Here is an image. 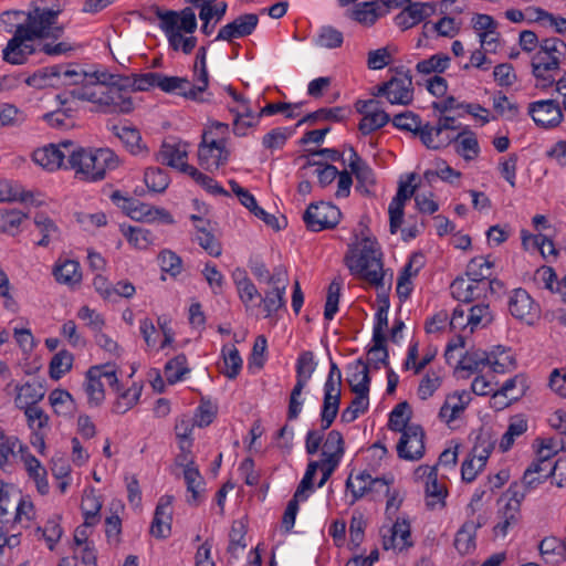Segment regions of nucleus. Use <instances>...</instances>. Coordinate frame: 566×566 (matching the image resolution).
Segmentation results:
<instances>
[{
  "mask_svg": "<svg viewBox=\"0 0 566 566\" xmlns=\"http://www.w3.org/2000/svg\"><path fill=\"white\" fill-rule=\"evenodd\" d=\"M62 9L32 7L25 13V25L20 27L13 36L8 41L2 51V57L10 64H23L28 56L35 52L30 41L35 39L57 40L64 33V25L57 23Z\"/></svg>",
  "mask_w": 566,
  "mask_h": 566,
  "instance_id": "1",
  "label": "nucleus"
},
{
  "mask_svg": "<svg viewBox=\"0 0 566 566\" xmlns=\"http://www.w3.org/2000/svg\"><path fill=\"white\" fill-rule=\"evenodd\" d=\"M73 99L90 102L104 114H128L134 109L132 97L119 86L87 83L69 91Z\"/></svg>",
  "mask_w": 566,
  "mask_h": 566,
  "instance_id": "2",
  "label": "nucleus"
},
{
  "mask_svg": "<svg viewBox=\"0 0 566 566\" xmlns=\"http://www.w3.org/2000/svg\"><path fill=\"white\" fill-rule=\"evenodd\" d=\"M381 252L375 239L366 235L361 239L359 249H350L345 256V263L350 273L373 286H384V270Z\"/></svg>",
  "mask_w": 566,
  "mask_h": 566,
  "instance_id": "3",
  "label": "nucleus"
},
{
  "mask_svg": "<svg viewBox=\"0 0 566 566\" xmlns=\"http://www.w3.org/2000/svg\"><path fill=\"white\" fill-rule=\"evenodd\" d=\"M119 159L109 148L85 149L77 146L71 155V169L85 181H98L105 178L107 170L118 167Z\"/></svg>",
  "mask_w": 566,
  "mask_h": 566,
  "instance_id": "4",
  "label": "nucleus"
},
{
  "mask_svg": "<svg viewBox=\"0 0 566 566\" xmlns=\"http://www.w3.org/2000/svg\"><path fill=\"white\" fill-rule=\"evenodd\" d=\"M76 148L72 140H64L59 146L51 144L34 150L32 158L35 164L51 171L61 167L71 169V155Z\"/></svg>",
  "mask_w": 566,
  "mask_h": 566,
  "instance_id": "5",
  "label": "nucleus"
},
{
  "mask_svg": "<svg viewBox=\"0 0 566 566\" xmlns=\"http://www.w3.org/2000/svg\"><path fill=\"white\" fill-rule=\"evenodd\" d=\"M339 209L328 202H313L304 212L303 220L306 227L315 232L333 229L340 220Z\"/></svg>",
  "mask_w": 566,
  "mask_h": 566,
  "instance_id": "6",
  "label": "nucleus"
},
{
  "mask_svg": "<svg viewBox=\"0 0 566 566\" xmlns=\"http://www.w3.org/2000/svg\"><path fill=\"white\" fill-rule=\"evenodd\" d=\"M230 151L226 148L223 139H208V133H203L202 140L198 147V163L201 168L208 171H214L220 166L226 165Z\"/></svg>",
  "mask_w": 566,
  "mask_h": 566,
  "instance_id": "7",
  "label": "nucleus"
},
{
  "mask_svg": "<svg viewBox=\"0 0 566 566\" xmlns=\"http://www.w3.org/2000/svg\"><path fill=\"white\" fill-rule=\"evenodd\" d=\"M509 311L511 315L527 325H534L539 319V305L524 289H515L509 297Z\"/></svg>",
  "mask_w": 566,
  "mask_h": 566,
  "instance_id": "8",
  "label": "nucleus"
},
{
  "mask_svg": "<svg viewBox=\"0 0 566 566\" xmlns=\"http://www.w3.org/2000/svg\"><path fill=\"white\" fill-rule=\"evenodd\" d=\"M287 271L284 266H276L273 271L272 289L265 292L264 296L260 297V303L263 304V310L266 317L272 316L280 308L285 306V293L287 287Z\"/></svg>",
  "mask_w": 566,
  "mask_h": 566,
  "instance_id": "9",
  "label": "nucleus"
},
{
  "mask_svg": "<svg viewBox=\"0 0 566 566\" xmlns=\"http://www.w3.org/2000/svg\"><path fill=\"white\" fill-rule=\"evenodd\" d=\"M397 443V454L407 461H417L424 454V432L419 424H410Z\"/></svg>",
  "mask_w": 566,
  "mask_h": 566,
  "instance_id": "10",
  "label": "nucleus"
},
{
  "mask_svg": "<svg viewBox=\"0 0 566 566\" xmlns=\"http://www.w3.org/2000/svg\"><path fill=\"white\" fill-rule=\"evenodd\" d=\"M532 75L536 78V87L545 90L555 84L553 72L559 70L557 56L545 54L539 48L531 59Z\"/></svg>",
  "mask_w": 566,
  "mask_h": 566,
  "instance_id": "11",
  "label": "nucleus"
},
{
  "mask_svg": "<svg viewBox=\"0 0 566 566\" xmlns=\"http://www.w3.org/2000/svg\"><path fill=\"white\" fill-rule=\"evenodd\" d=\"M158 87L166 92L171 93L178 91V93L191 101L196 102H208L209 98H203L201 95L207 91V87L201 83L195 82L193 84L186 77L167 76L160 73L158 78Z\"/></svg>",
  "mask_w": 566,
  "mask_h": 566,
  "instance_id": "12",
  "label": "nucleus"
},
{
  "mask_svg": "<svg viewBox=\"0 0 566 566\" xmlns=\"http://www.w3.org/2000/svg\"><path fill=\"white\" fill-rule=\"evenodd\" d=\"M528 113L535 124L543 128L556 127L563 120V113L559 104L554 99L531 103Z\"/></svg>",
  "mask_w": 566,
  "mask_h": 566,
  "instance_id": "13",
  "label": "nucleus"
},
{
  "mask_svg": "<svg viewBox=\"0 0 566 566\" xmlns=\"http://www.w3.org/2000/svg\"><path fill=\"white\" fill-rule=\"evenodd\" d=\"M259 23L255 13H244L237 17L232 22L223 25L216 38V41L232 42L234 39L248 36L253 33Z\"/></svg>",
  "mask_w": 566,
  "mask_h": 566,
  "instance_id": "14",
  "label": "nucleus"
},
{
  "mask_svg": "<svg viewBox=\"0 0 566 566\" xmlns=\"http://www.w3.org/2000/svg\"><path fill=\"white\" fill-rule=\"evenodd\" d=\"M408 181L400 182L396 196L392 198L389 208V229L390 233L395 234L402 223L403 208L406 201L413 196L415 187L410 182L415 179V174H410Z\"/></svg>",
  "mask_w": 566,
  "mask_h": 566,
  "instance_id": "15",
  "label": "nucleus"
},
{
  "mask_svg": "<svg viewBox=\"0 0 566 566\" xmlns=\"http://www.w3.org/2000/svg\"><path fill=\"white\" fill-rule=\"evenodd\" d=\"M174 496L163 495L156 506L154 518L150 525V534L157 538H165L170 534L172 520L171 504Z\"/></svg>",
  "mask_w": 566,
  "mask_h": 566,
  "instance_id": "16",
  "label": "nucleus"
},
{
  "mask_svg": "<svg viewBox=\"0 0 566 566\" xmlns=\"http://www.w3.org/2000/svg\"><path fill=\"white\" fill-rule=\"evenodd\" d=\"M451 295L463 303H471L485 295L486 282H480L474 277H457L450 285Z\"/></svg>",
  "mask_w": 566,
  "mask_h": 566,
  "instance_id": "17",
  "label": "nucleus"
},
{
  "mask_svg": "<svg viewBox=\"0 0 566 566\" xmlns=\"http://www.w3.org/2000/svg\"><path fill=\"white\" fill-rule=\"evenodd\" d=\"M391 480H387L384 478H373L370 473L367 471H363L355 476L353 480V475L350 474L346 480V490L350 491L353 501L352 504L365 496L368 493H371L377 485L387 486Z\"/></svg>",
  "mask_w": 566,
  "mask_h": 566,
  "instance_id": "18",
  "label": "nucleus"
},
{
  "mask_svg": "<svg viewBox=\"0 0 566 566\" xmlns=\"http://www.w3.org/2000/svg\"><path fill=\"white\" fill-rule=\"evenodd\" d=\"M436 8L432 3L410 2L399 14L396 15L395 22L401 30H408L432 15Z\"/></svg>",
  "mask_w": 566,
  "mask_h": 566,
  "instance_id": "19",
  "label": "nucleus"
},
{
  "mask_svg": "<svg viewBox=\"0 0 566 566\" xmlns=\"http://www.w3.org/2000/svg\"><path fill=\"white\" fill-rule=\"evenodd\" d=\"M412 76L406 71L402 77H391L388 81V102L390 104L408 105L412 101Z\"/></svg>",
  "mask_w": 566,
  "mask_h": 566,
  "instance_id": "20",
  "label": "nucleus"
},
{
  "mask_svg": "<svg viewBox=\"0 0 566 566\" xmlns=\"http://www.w3.org/2000/svg\"><path fill=\"white\" fill-rule=\"evenodd\" d=\"M342 388L334 387L333 382L324 386V400L321 411L322 430H327L337 417L340 405Z\"/></svg>",
  "mask_w": 566,
  "mask_h": 566,
  "instance_id": "21",
  "label": "nucleus"
},
{
  "mask_svg": "<svg viewBox=\"0 0 566 566\" xmlns=\"http://www.w3.org/2000/svg\"><path fill=\"white\" fill-rule=\"evenodd\" d=\"M55 280L61 284L74 286L82 281L80 263L75 260L57 261L53 269Z\"/></svg>",
  "mask_w": 566,
  "mask_h": 566,
  "instance_id": "22",
  "label": "nucleus"
},
{
  "mask_svg": "<svg viewBox=\"0 0 566 566\" xmlns=\"http://www.w3.org/2000/svg\"><path fill=\"white\" fill-rule=\"evenodd\" d=\"M101 371L102 370L98 369V366L91 367L86 373V381L84 385L88 403L95 407L99 406L105 398Z\"/></svg>",
  "mask_w": 566,
  "mask_h": 566,
  "instance_id": "23",
  "label": "nucleus"
},
{
  "mask_svg": "<svg viewBox=\"0 0 566 566\" xmlns=\"http://www.w3.org/2000/svg\"><path fill=\"white\" fill-rule=\"evenodd\" d=\"M470 396L465 391H462L461 394L455 392L451 396H448L444 403L440 408V419L447 422H451L452 420L457 419L459 415L467 408Z\"/></svg>",
  "mask_w": 566,
  "mask_h": 566,
  "instance_id": "24",
  "label": "nucleus"
},
{
  "mask_svg": "<svg viewBox=\"0 0 566 566\" xmlns=\"http://www.w3.org/2000/svg\"><path fill=\"white\" fill-rule=\"evenodd\" d=\"M390 535H384V548H398L402 549L406 546H410L411 543L408 542L410 537V525L406 520H397L395 524L389 530Z\"/></svg>",
  "mask_w": 566,
  "mask_h": 566,
  "instance_id": "25",
  "label": "nucleus"
},
{
  "mask_svg": "<svg viewBox=\"0 0 566 566\" xmlns=\"http://www.w3.org/2000/svg\"><path fill=\"white\" fill-rule=\"evenodd\" d=\"M57 69H60L57 72L60 86H74L75 88L87 84V73L77 64H57Z\"/></svg>",
  "mask_w": 566,
  "mask_h": 566,
  "instance_id": "26",
  "label": "nucleus"
},
{
  "mask_svg": "<svg viewBox=\"0 0 566 566\" xmlns=\"http://www.w3.org/2000/svg\"><path fill=\"white\" fill-rule=\"evenodd\" d=\"M500 521L493 527V532L496 536H505L511 526H515L521 518L520 504L505 503L503 507L497 511Z\"/></svg>",
  "mask_w": 566,
  "mask_h": 566,
  "instance_id": "27",
  "label": "nucleus"
},
{
  "mask_svg": "<svg viewBox=\"0 0 566 566\" xmlns=\"http://www.w3.org/2000/svg\"><path fill=\"white\" fill-rule=\"evenodd\" d=\"M451 142L455 143V151L464 160L470 161L479 156L480 146L474 133L463 130L452 138Z\"/></svg>",
  "mask_w": 566,
  "mask_h": 566,
  "instance_id": "28",
  "label": "nucleus"
},
{
  "mask_svg": "<svg viewBox=\"0 0 566 566\" xmlns=\"http://www.w3.org/2000/svg\"><path fill=\"white\" fill-rule=\"evenodd\" d=\"M112 132L122 140L130 154L138 155L145 150L146 147L142 144V136L137 128L114 125Z\"/></svg>",
  "mask_w": 566,
  "mask_h": 566,
  "instance_id": "29",
  "label": "nucleus"
},
{
  "mask_svg": "<svg viewBox=\"0 0 566 566\" xmlns=\"http://www.w3.org/2000/svg\"><path fill=\"white\" fill-rule=\"evenodd\" d=\"M18 395L15 397V405L20 409L30 406H38V402L43 399L45 390L41 384L27 382L17 387Z\"/></svg>",
  "mask_w": 566,
  "mask_h": 566,
  "instance_id": "30",
  "label": "nucleus"
},
{
  "mask_svg": "<svg viewBox=\"0 0 566 566\" xmlns=\"http://www.w3.org/2000/svg\"><path fill=\"white\" fill-rule=\"evenodd\" d=\"M180 171L182 174H187L190 178H192L198 185H200L203 189L212 195H221L229 196V192L223 189L214 179L202 174L196 167L181 163Z\"/></svg>",
  "mask_w": 566,
  "mask_h": 566,
  "instance_id": "31",
  "label": "nucleus"
},
{
  "mask_svg": "<svg viewBox=\"0 0 566 566\" xmlns=\"http://www.w3.org/2000/svg\"><path fill=\"white\" fill-rule=\"evenodd\" d=\"M350 113L352 111L348 107H324L304 116L302 119L298 120L297 126H301L303 123L306 122L311 124H314L318 120L342 122L346 119L350 115Z\"/></svg>",
  "mask_w": 566,
  "mask_h": 566,
  "instance_id": "32",
  "label": "nucleus"
},
{
  "mask_svg": "<svg viewBox=\"0 0 566 566\" xmlns=\"http://www.w3.org/2000/svg\"><path fill=\"white\" fill-rule=\"evenodd\" d=\"M188 157L186 149H182L179 145L164 143L157 154V160L163 165L176 168L180 171L181 163Z\"/></svg>",
  "mask_w": 566,
  "mask_h": 566,
  "instance_id": "33",
  "label": "nucleus"
},
{
  "mask_svg": "<svg viewBox=\"0 0 566 566\" xmlns=\"http://www.w3.org/2000/svg\"><path fill=\"white\" fill-rule=\"evenodd\" d=\"M49 401L59 416H71L75 410V401L67 390H52L49 395Z\"/></svg>",
  "mask_w": 566,
  "mask_h": 566,
  "instance_id": "34",
  "label": "nucleus"
},
{
  "mask_svg": "<svg viewBox=\"0 0 566 566\" xmlns=\"http://www.w3.org/2000/svg\"><path fill=\"white\" fill-rule=\"evenodd\" d=\"M390 120L389 114L379 107H374L373 112H368L366 116H363L358 129L361 134L368 135L381 127H384Z\"/></svg>",
  "mask_w": 566,
  "mask_h": 566,
  "instance_id": "35",
  "label": "nucleus"
},
{
  "mask_svg": "<svg viewBox=\"0 0 566 566\" xmlns=\"http://www.w3.org/2000/svg\"><path fill=\"white\" fill-rule=\"evenodd\" d=\"M222 357L223 368L221 369V373L229 379H234L242 368V358L239 350L234 345H226L222 348Z\"/></svg>",
  "mask_w": 566,
  "mask_h": 566,
  "instance_id": "36",
  "label": "nucleus"
},
{
  "mask_svg": "<svg viewBox=\"0 0 566 566\" xmlns=\"http://www.w3.org/2000/svg\"><path fill=\"white\" fill-rule=\"evenodd\" d=\"M492 322L493 313L490 310L489 304L480 303L470 307L467 317V325L470 326L471 332H473L476 327H485Z\"/></svg>",
  "mask_w": 566,
  "mask_h": 566,
  "instance_id": "37",
  "label": "nucleus"
},
{
  "mask_svg": "<svg viewBox=\"0 0 566 566\" xmlns=\"http://www.w3.org/2000/svg\"><path fill=\"white\" fill-rule=\"evenodd\" d=\"M344 452L345 443L342 433L337 430L329 431L323 444L322 457L325 459H337L340 462Z\"/></svg>",
  "mask_w": 566,
  "mask_h": 566,
  "instance_id": "38",
  "label": "nucleus"
},
{
  "mask_svg": "<svg viewBox=\"0 0 566 566\" xmlns=\"http://www.w3.org/2000/svg\"><path fill=\"white\" fill-rule=\"evenodd\" d=\"M450 56L444 53H437L429 59L417 63L416 70L420 74L429 75L431 73H443L450 65Z\"/></svg>",
  "mask_w": 566,
  "mask_h": 566,
  "instance_id": "39",
  "label": "nucleus"
},
{
  "mask_svg": "<svg viewBox=\"0 0 566 566\" xmlns=\"http://www.w3.org/2000/svg\"><path fill=\"white\" fill-rule=\"evenodd\" d=\"M184 479L187 484L188 492L191 496L187 500L191 505H198L200 502V486L203 485L202 476L196 465H187L184 469Z\"/></svg>",
  "mask_w": 566,
  "mask_h": 566,
  "instance_id": "40",
  "label": "nucleus"
},
{
  "mask_svg": "<svg viewBox=\"0 0 566 566\" xmlns=\"http://www.w3.org/2000/svg\"><path fill=\"white\" fill-rule=\"evenodd\" d=\"M73 360V355L66 349H62L56 353L50 361V377L54 380L62 378L71 370Z\"/></svg>",
  "mask_w": 566,
  "mask_h": 566,
  "instance_id": "41",
  "label": "nucleus"
},
{
  "mask_svg": "<svg viewBox=\"0 0 566 566\" xmlns=\"http://www.w3.org/2000/svg\"><path fill=\"white\" fill-rule=\"evenodd\" d=\"M144 181L154 192H164L170 182L168 174L159 167H149L145 170Z\"/></svg>",
  "mask_w": 566,
  "mask_h": 566,
  "instance_id": "42",
  "label": "nucleus"
},
{
  "mask_svg": "<svg viewBox=\"0 0 566 566\" xmlns=\"http://www.w3.org/2000/svg\"><path fill=\"white\" fill-rule=\"evenodd\" d=\"M410 406L407 401L399 402L390 412L388 428L395 432L405 431L410 424Z\"/></svg>",
  "mask_w": 566,
  "mask_h": 566,
  "instance_id": "43",
  "label": "nucleus"
},
{
  "mask_svg": "<svg viewBox=\"0 0 566 566\" xmlns=\"http://www.w3.org/2000/svg\"><path fill=\"white\" fill-rule=\"evenodd\" d=\"M140 395L142 386L134 384L130 388L119 395L113 405L112 411L117 415L126 413L138 402Z\"/></svg>",
  "mask_w": 566,
  "mask_h": 566,
  "instance_id": "44",
  "label": "nucleus"
},
{
  "mask_svg": "<svg viewBox=\"0 0 566 566\" xmlns=\"http://www.w3.org/2000/svg\"><path fill=\"white\" fill-rule=\"evenodd\" d=\"M190 371L185 354H179L167 361L165 366V376L169 384H176Z\"/></svg>",
  "mask_w": 566,
  "mask_h": 566,
  "instance_id": "45",
  "label": "nucleus"
},
{
  "mask_svg": "<svg viewBox=\"0 0 566 566\" xmlns=\"http://www.w3.org/2000/svg\"><path fill=\"white\" fill-rule=\"evenodd\" d=\"M490 363V357L484 350H470L459 360V367L471 373L480 371Z\"/></svg>",
  "mask_w": 566,
  "mask_h": 566,
  "instance_id": "46",
  "label": "nucleus"
},
{
  "mask_svg": "<svg viewBox=\"0 0 566 566\" xmlns=\"http://www.w3.org/2000/svg\"><path fill=\"white\" fill-rule=\"evenodd\" d=\"M454 547L461 555L470 554L475 548V533L471 524H463L457 532Z\"/></svg>",
  "mask_w": 566,
  "mask_h": 566,
  "instance_id": "47",
  "label": "nucleus"
},
{
  "mask_svg": "<svg viewBox=\"0 0 566 566\" xmlns=\"http://www.w3.org/2000/svg\"><path fill=\"white\" fill-rule=\"evenodd\" d=\"M494 449V441L489 434H480L471 450V455L479 462V469H484L486 461Z\"/></svg>",
  "mask_w": 566,
  "mask_h": 566,
  "instance_id": "48",
  "label": "nucleus"
},
{
  "mask_svg": "<svg viewBox=\"0 0 566 566\" xmlns=\"http://www.w3.org/2000/svg\"><path fill=\"white\" fill-rule=\"evenodd\" d=\"M377 1L374 2H364L357 4L352 11L349 17L365 25H371L376 22L379 13H377L376 6Z\"/></svg>",
  "mask_w": 566,
  "mask_h": 566,
  "instance_id": "49",
  "label": "nucleus"
},
{
  "mask_svg": "<svg viewBox=\"0 0 566 566\" xmlns=\"http://www.w3.org/2000/svg\"><path fill=\"white\" fill-rule=\"evenodd\" d=\"M234 282L237 285V290L240 296V300L248 304L252 302L256 296L261 297L256 286L253 282L245 275L244 272H239L234 274Z\"/></svg>",
  "mask_w": 566,
  "mask_h": 566,
  "instance_id": "50",
  "label": "nucleus"
},
{
  "mask_svg": "<svg viewBox=\"0 0 566 566\" xmlns=\"http://www.w3.org/2000/svg\"><path fill=\"white\" fill-rule=\"evenodd\" d=\"M418 135L424 146L430 149H439L444 146H448L451 143L450 138L441 139L436 136V126H431L430 124L422 125L420 124V128H418L415 133Z\"/></svg>",
  "mask_w": 566,
  "mask_h": 566,
  "instance_id": "51",
  "label": "nucleus"
},
{
  "mask_svg": "<svg viewBox=\"0 0 566 566\" xmlns=\"http://www.w3.org/2000/svg\"><path fill=\"white\" fill-rule=\"evenodd\" d=\"M493 263L484 256L473 258L467 266V276L474 277L480 282H486L491 275Z\"/></svg>",
  "mask_w": 566,
  "mask_h": 566,
  "instance_id": "52",
  "label": "nucleus"
},
{
  "mask_svg": "<svg viewBox=\"0 0 566 566\" xmlns=\"http://www.w3.org/2000/svg\"><path fill=\"white\" fill-rule=\"evenodd\" d=\"M81 509L87 524H96L98 522V513L102 509V502L93 491L84 494Z\"/></svg>",
  "mask_w": 566,
  "mask_h": 566,
  "instance_id": "53",
  "label": "nucleus"
},
{
  "mask_svg": "<svg viewBox=\"0 0 566 566\" xmlns=\"http://www.w3.org/2000/svg\"><path fill=\"white\" fill-rule=\"evenodd\" d=\"M343 42V33L331 25L321 28V31L316 39V44L325 49L340 48Z\"/></svg>",
  "mask_w": 566,
  "mask_h": 566,
  "instance_id": "54",
  "label": "nucleus"
},
{
  "mask_svg": "<svg viewBox=\"0 0 566 566\" xmlns=\"http://www.w3.org/2000/svg\"><path fill=\"white\" fill-rule=\"evenodd\" d=\"M446 495L447 489L444 485L439 484L436 478L431 479L430 474L426 486L427 506L431 510L438 504L444 506Z\"/></svg>",
  "mask_w": 566,
  "mask_h": 566,
  "instance_id": "55",
  "label": "nucleus"
},
{
  "mask_svg": "<svg viewBox=\"0 0 566 566\" xmlns=\"http://www.w3.org/2000/svg\"><path fill=\"white\" fill-rule=\"evenodd\" d=\"M24 416L29 428L33 430H44L49 428L50 418L46 412L39 406H30L24 409Z\"/></svg>",
  "mask_w": 566,
  "mask_h": 566,
  "instance_id": "56",
  "label": "nucleus"
},
{
  "mask_svg": "<svg viewBox=\"0 0 566 566\" xmlns=\"http://www.w3.org/2000/svg\"><path fill=\"white\" fill-rule=\"evenodd\" d=\"M123 234L127 238L128 242L137 249H146L151 242V232L149 230L137 227H122Z\"/></svg>",
  "mask_w": 566,
  "mask_h": 566,
  "instance_id": "57",
  "label": "nucleus"
},
{
  "mask_svg": "<svg viewBox=\"0 0 566 566\" xmlns=\"http://www.w3.org/2000/svg\"><path fill=\"white\" fill-rule=\"evenodd\" d=\"M158 78H160V73L149 72L135 74L132 78L125 77L124 83L132 86L134 91H148L151 87H158Z\"/></svg>",
  "mask_w": 566,
  "mask_h": 566,
  "instance_id": "58",
  "label": "nucleus"
},
{
  "mask_svg": "<svg viewBox=\"0 0 566 566\" xmlns=\"http://www.w3.org/2000/svg\"><path fill=\"white\" fill-rule=\"evenodd\" d=\"M198 244L210 255L218 258L222 253V247L219 240L208 230V228H199V234L195 239Z\"/></svg>",
  "mask_w": 566,
  "mask_h": 566,
  "instance_id": "59",
  "label": "nucleus"
},
{
  "mask_svg": "<svg viewBox=\"0 0 566 566\" xmlns=\"http://www.w3.org/2000/svg\"><path fill=\"white\" fill-rule=\"evenodd\" d=\"M34 224L42 233V239L38 242V245L48 247L51 238L59 231L56 224L44 213H38L34 217Z\"/></svg>",
  "mask_w": 566,
  "mask_h": 566,
  "instance_id": "60",
  "label": "nucleus"
},
{
  "mask_svg": "<svg viewBox=\"0 0 566 566\" xmlns=\"http://www.w3.org/2000/svg\"><path fill=\"white\" fill-rule=\"evenodd\" d=\"M342 284L336 280H333L328 286L324 317L327 321H332L338 311V302L340 295Z\"/></svg>",
  "mask_w": 566,
  "mask_h": 566,
  "instance_id": "61",
  "label": "nucleus"
},
{
  "mask_svg": "<svg viewBox=\"0 0 566 566\" xmlns=\"http://www.w3.org/2000/svg\"><path fill=\"white\" fill-rule=\"evenodd\" d=\"M369 407L368 397H355L350 405L343 410L340 420L345 423H350L357 419L360 413H365Z\"/></svg>",
  "mask_w": 566,
  "mask_h": 566,
  "instance_id": "62",
  "label": "nucleus"
},
{
  "mask_svg": "<svg viewBox=\"0 0 566 566\" xmlns=\"http://www.w3.org/2000/svg\"><path fill=\"white\" fill-rule=\"evenodd\" d=\"M25 218L27 214L19 210L0 209V231L12 232L17 230Z\"/></svg>",
  "mask_w": 566,
  "mask_h": 566,
  "instance_id": "63",
  "label": "nucleus"
},
{
  "mask_svg": "<svg viewBox=\"0 0 566 566\" xmlns=\"http://www.w3.org/2000/svg\"><path fill=\"white\" fill-rule=\"evenodd\" d=\"M158 260L164 272H167L172 276H176L181 272L182 260L175 252L164 250L159 253Z\"/></svg>",
  "mask_w": 566,
  "mask_h": 566,
  "instance_id": "64",
  "label": "nucleus"
}]
</instances>
